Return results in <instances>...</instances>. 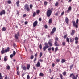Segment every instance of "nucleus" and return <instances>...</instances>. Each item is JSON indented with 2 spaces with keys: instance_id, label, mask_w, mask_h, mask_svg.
Masks as SVG:
<instances>
[{
  "instance_id": "obj_46",
  "label": "nucleus",
  "mask_w": 79,
  "mask_h": 79,
  "mask_svg": "<svg viewBox=\"0 0 79 79\" xmlns=\"http://www.w3.org/2000/svg\"><path fill=\"white\" fill-rule=\"evenodd\" d=\"M60 78L61 79V78H63V76L62 74H60Z\"/></svg>"
},
{
  "instance_id": "obj_30",
  "label": "nucleus",
  "mask_w": 79,
  "mask_h": 79,
  "mask_svg": "<svg viewBox=\"0 0 79 79\" xmlns=\"http://www.w3.org/2000/svg\"><path fill=\"white\" fill-rule=\"evenodd\" d=\"M33 7V5H32V4H30V8L31 10H32V8Z\"/></svg>"
},
{
  "instance_id": "obj_56",
  "label": "nucleus",
  "mask_w": 79,
  "mask_h": 79,
  "mask_svg": "<svg viewBox=\"0 0 79 79\" xmlns=\"http://www.w3.org/2000/svg\"><path fill=\"white\" fill-rule=\"evenodd\" d=\"M56 61L58 62H60V59H57L56 60Z\"/></svg>"
},
{
  "instance_id": "obj_19",
  "label": "nucleus",
  "mask_w": 79,
  "mask_h": 79,
  "mask_svg": "<svg viewBox=\"0 0 79 79\" xmlns=\"http://www.w3.org/2000/svg\"><path fill=\"white\" fill-rule=\"evenodd\" d=\"M40 66V62H37V64H36V66L37 67H39Z\"/></svg>"
},
{
  "instance_id": "obj_31",
  "label": "nucleus",
  "mask_w": 79,
  "mask_h": 79,
  "mask_svg": "<svg viewBox=\"0 0 79 79\" xmlns=\"http://www.w3.org/2000/svg\"><path fill=\"white\" fill-rule=\"evenodd\" d=\"M52 23V19H50L49 20V24H51Z\"/></svg>"
},
{
  "instance_id": "obj_35",
  "label": "nucleus",
  "mask_w": 79,
  "mask_h": 79,
  "mask_svg": "<svg viewBox=\"0 0 79 79\" xmlns=\"http://www.w3.org/2000/svg\"><path fill=\"white\" fill-rule=\"evenodd\" d=\"M74 67V64H73L72 65H71L70 66V69H72V68H73V67Z\"/></svg>"
},
{
  "instance_id": "obj_41",
  "label": "nucleus",
  "mask_w": 79,
  "mask_h": 79,
  "mask_svg": "<svg viewBox=\"0 0 79 79\" xmlns=\"http://www.w3.org/2000/svg\"><path fill=\"white\" fill-rule=\"evenodd\" d=\"M42 45L40 44L39 45V48H40V49H42Z\"/></svg>"
},
{
  "instance_id": "obj_13",
  "label": "nucleus",
  "mask_w": 79,
  "mask_h": 79,
  "mask_svg": "<svg viewBox=\"0 0 79 79\" xmlns=\"http://www.w3.org/2000/svg\"><path fill=\"white\" fill-rule=\"evenodd\" d=\"M9 51H10V48L9 47L7 48L5 50V53H7Z\"/></svg>"
},
{
  "instance_id": "obj_37",
  "label": "nucleus",
  "mask_w": 79,
  "mask_h": 79,
  "mask_svg": "<svg viewBox=\"0 0 79 79\" xmlns=\"http://www.w3.org/2000/svg\"><path fill=\"white\" fill-rule=\"evenodd\" d=\"M71 9H72L71 7V6L69 7L68 8V10L70 11H71Z\"/></svg>"
},
{
  "instance_id": "obj_49",
  "label": "nucleus",
  "mask_w": 79,
  "mask_h": 79,
  "mask_svg": "<svg viewBox=\"0 0 79 79\" xmlns=\"http://www.w3.org/2000/svg\"><path fill=\"white\" fill-rule=\"evenodd\" d=\"M39 61L40 62H43L44 61V60L42 59H39Z\"/></svg>"
},
{
  "instance_id": "obj_51",
  "label": "nucleus",
  "mask_w": 79,
  "mask_h": 79,
  "mask_svg": "<svg viewBox=\"0 0 79 79\" xmlns=\"http://www.w3.org/2000/svg\"><path fill=\"white\" fill-rule=\"evenodd\" d=\"M37 61V58L36 57H35L34 58V62H35V61Z\"/></svg>"
},
{
  "instance_id": "obj_61",
  "label": "nucleus",
  "mask_w": 79,
  "mask_h": 79,
  "mask_svg": "<svg viewBox=\"0 0 79 79\" xmlns=\"http://www.w3.org/2000/svg\"><path fill=\"white\" fill-rule=\"evenodd\" d=\"M52 67H54L55 66V64L54 63L52 64Z\"/></svg>"
},
{
  "instance_id": "obj_32",
  "label": "nucleus",
  "mask_w": 79,
  "mask_h": 79,
  "mask_svg": "<svg viewBox=\"0 0 79 79\" xmlns=\"http://www.w3.org/2000/svg\"><path fill=\"white\" fill-rule=\"evenodd\" d=\"M66 41H67L68 43H69V38L67 37L66 38Z\"/></svg>"
},
{
  "instance_id": "obj_58",
  "label": "nucleus",
  "mask_w": 79,
  "mask_h": 79,
  "mask_svg": "<svg viewBox=\"0 0 79 79\" xmlns=\"http://www.w3.org/2000/svg\"><path fill=\"white\" fill-rule=\"evenodd\" d=\"M39 21H42V18H39Z\"/></svg>"
},
{
  "instance_id": "obj_42",
  "label": "nucleus",
  "mask_w": 79,
  "mask_h": 79,
  "mask_svg": "<svg viewBox=\"0 0 79 79\" xmlns=\"http://www.w3.org/2000/svg\"><path fill=\"white\" fill-rule=\"evenodd\" d=\"M12 55H13L14 56L16 55V52L15 51H13Z\"/></svg>"
},
{
  "instance_id": "obj_1",
  "label": "nucleus",
  "mask_w": 79,
  "mask_h": 79,
  "mask_svg": "<svg viewBox=\"0 0 79 79\" xmlns=\"http://www.w3.org/2000/svg\"><path fill=\"white\" fill-rule=\"evenodd\" d=\"M78 23H79V19H77L76 23L75 21H72L73 25L74 27H75L76 28H78V25L77 24H78Z\"/></svg>"
},
{
  "instance_id": "obj_14",
  "label": "nucleus",
  "mask_w": 79,
  "mask_h": 79,
  "mask_svg": "<svg viewBox=\"0 0 79 79\" xmlns=\"http://www.w3.org/2000/svg\"><path fill=\"white\" fill-rule=\"evenodd\" d=\"M19 1H18L16 2V4L17 5V6L18 7H19Z\"/></svg>"
},
{
  "instance_id": "obj_15",
  "label": "nucleus",
  "mask_w": 79,
  "mask_h": 79,
  "mask_svg": "<svg viewBox=\"0 0 79 79\" xmlns=\"http://www.w3.org/2000/svg\"><path fill=\"white\" fill-rule=\"evenodd\" d=\"M4 60L5 61H6L8 60V59L7 58V56H5V57L4 58Z\"/></svg>"
},
{
  "instance_id": "obj_27",
  "label": "nucleus",
  "mask_w": 79,
  "mask_h": 79,
  "mask_svg": "<svg viewBox=\"0 0 79 79\" xmlns=\"http://www.w3.org/2000/svg\"><path fill=\"white\" fill-rule=\"evenodd\" d=\"M36 15V12H34L33 14V17H35Z\"/></svg>"
},
{
  "instance_id": "obj_5",
  "label": "nucleus",
  "mask_w": 79,
  "mask_h": 79,
  "mask_svg": "<svg viewBox=\"0 0 79 79\" xmlns=\"http://www.w3.org/2000/svg\"><path fill=\"white\" fill-rule=\"evenodd\" d=\"M19 36H20V35H19V31L17 32V34H15L14 35L15 38L16 39V40H18V38Z\"/></svg>"
},
{
  "instance_id": "obj_20",
  "label": "nucleus",
  "mask_w": 79,
  "mask_h": 79,
  "mask_svg": "<svg viewBox=\"0 0 79 79\" xmlns=\"http://www.w3.org/2000/svg\"><path fill=\"white\" fill-rule=\"evenodd\" d=\"M61 62L62 63H64V62H66V60L65 59H63L62 60Z\"/></svg>"
},
{
  "instance_id": "obj_54",
  "label": "nucleus",
  "mask_w": 79,
  "mask_h": 79,
  "mask_svg": "<svg viewBox=\"0 0 79 79\" xmlns=\"http://www.w3.org/2000/svg\"><path fill=\"white\" fill-rule=\"evenodd\" d=\"M44 27H45V28L46 29H47V28H48V26H47V25H45L44 26Z\"/></svg>"
},
{
  "instance_id": "obj_57",
  "label": "nucleus",
  "mask_w": 79,
  "mask_h": 79,
  "mask_svg": "<svg viewBox=\"0 0 79 79\" xmlns=\"http://www.w3.org/2000/svg\"><path fill=\"white\" fill-rule=\"evenodd\" d=\"M64 11L63 12L61 13V15L62 16L63 15H64Z\"/></svg>"
},
{
  "instance_id": "obj_62",
  "label": "nucleus",
  "mask_w": 79,
  "mask_h": 79,
  "mask_svg": "<svg viewBox=\"0 0 79 79\" xmlns=\"http://www.w3.org/2000/svg\"><path fill=\"white\" fill-rule=\"evenodd\" d=\"M75 44H77V43H78V40H75Z\"/></svg>"
},
{
  "instance_id": "obj_40",
  "label": "nucleus",
  "mask_w": 79,
  "mask_h": 79,
  "mask_svg": "<svg viewBox=\"0 0 79 79\" xmlns=\"http://www.w3.org/2000/svg\"><path fill=\"white\" fill-rule=\"evenodd\" d=\"M65 45H66V42H64L62 43V45L63 46H65Z\"/></svg>"
},
{
  "instance_id": "obj_7",
  "label": "nucleus",
  "mask_w": 79,
  "mask_h": 79,
  "mask_svg": "<svg viewBox=\"0 0 79 79\" xmlns=\"http://www.w3.org/2000/svg\"><path fill=\"white\" fill-rule=\"evenodd\" d=\"M38 23V22H37V21H35L33 23V26L34 27H35L37 25V24Z\"/></svg>"
},
{
  "instance_id": "obj_44",
  "label": "nucleus",
  "mask_w": 79,
  "mask_h": 79,
  "mask_svg": "<svg viewBox=\"0 0 79 79\" xmlns=\"http://www.w3.org/2000/svg\"><path fill=\"white\" fill-rule=\"evenodd\" d=\"M47 2L46 1H44V5H47Z\"/></svg>"
},
{
  "instance_id": "obj_34",
  "label": "nucleus",
  "mask_w": 79,
  "mask_h": 79,
  "mask_svg": "<svg viewBox=\"0 0 79 79\" xmlns=\"http://www.w3.org/2000/svg\"><path fill=\"white\" fill-rule=\"evenodd\" d=\"M44 45H45V47H49V46H48V43H45L44 44Z\"/></svg>"
},
{
  "instance_id": "obj_39",
  "label": "nucleus",
  "mask_w": 79,
  "mask_h": 79,
  "mask_svg": "<svg viewBox=\"0 0 79 79\" xmlns=\"http://www.w3.org/2000/svg\"><path fill=\"white\" fill-rule=\"evenodd\" d=\"M70 11H70L68 9V10H66V11H65V13H68L70 12Z\"/></svg>"
},
{
  "instance_id": "obj_64",
  "label": "nucleus",
  "mask_w": 79,
  "mask_h": 79,
  "mask_svg": "<svg viewBox=\"0 0 79 79\" xmlns=\"http://www.w3.org/2000/svg\"><path fill=\"white\" fill-rule=\"evenodd\" d=\"M35 56V57L37 56V53H36L34 55Z\"/></svg>"
},
{
  "instance_id": "obj_52",
  "label": "nucleus",
  "mask_w": 79,
  "mask_h": 79,
  "mask_svg": "<svg viewBox=\"0 0 79 79\" xmlns=\"http://www.w3.org/2000/svg\"><path fill=\"white\" fill-rule=\"evenodd\" d=\"M68 36L67 34H66L64 37V39H66V37H67V36Z\"/></svg>"
},
{
  "instance_id": "obj_60",
  "label": "nucleus",
  "mask_w": 79,
  "mask_h": 79,
  "mask_svg": "<svg viewBox=\"0 0 79 79\" xmlns=\"http://www.w3.org/2000/svg\"><path fill=\"white\" fill-rule=\"evenodd\" d=\"M28 23V22L27 21H26L25 22V24H27Z\"/></svg>"
},
{
  "instance_id": "obj_47",
  "label": "nucleus",
  "mask_w": 79,
  "mask_h": 79,
  "mask_svg": "<svg viewBox=\"0 0 79 79\" xmlns=\"http://www.w3.org/2000/svg\"><path fill=\"white\" fill-rule=\"evenodd\" d=\"M27 79H30V76H29V75H28L27 76Z\"/></svg>"
},
{
  "instance_id": "obj_25",
  "label": "nucleus",
  "mask_w": 79,
  "mask_h": 79,
  "mask_svg": "<svg viewBox=\"0 0 79 79\" xmlns=\"http://www.w3.org/2000/svg\"><path fill=\"white\" fill-rule=\"evenodd\" d=\"M55 41H58V40H59V39L57 36H56L55 38Z\"/></svg>"
},
{
  "instance_id": "obj_9",
  "label": "nucleus",
  "mask_w": 79,
  "mask_h": 79,
  "mask_svg": "<svg viewBox=\"0 0 79 79\" xmlns=\"http://www.w3.org/2000/svg\"><path fill=\"white\" fill-rule=\"evenodd\" d=\"M65 21L66 24H68V23H69V19H68V18L67 17H66L65 18Z\"/></svg>"
},
{
  "instance_id": "obj_8",
  "label": "nucleus",
  "mask_w": 79,
  "mask_h": 79,
  "mask_svg": "<svg viewBox=\"0 0 79 79\" xmlns=\"http://www.w3.org/2000/svg\"><path fill=\"white\" fill-rule=\"evenodd\" d=\"M55 31H56V28L54 27L51 32V33L52 34H54V33H55Z\"/></svg>"
},
{
  "instance_id": "obj_22",
  "label": "nucleus",
  "mask_w": 79,
  "mask_h": 79,
  "mask_svg": "<svg viewBox=\"0 0 79 79\" xmlns=\"http://www.w3.org/2000/svg\"><path fill=\"white\" fill-rule=\"evenodd\" d=\"M62 74H63V76H64L66 75V71H64L62 73Z\"/></svg>"
},
{
  "instance_id": "obj_45",
  "label": "nucleus",
  "mask_w": 79,
  "mask_h": 79,
  "mask_svg": "<svg viewBox=\"0 0 79 79\" xmlns=\"http://www.w3.org/2000/svg\"><path fill=\"white\" fill-rule=\"evenodd\" d=\"M58 4H59L58 2H56L55 4V6H57L58 5Z\"/></svg>"
},
{
  "instance_id": "obj_26",
  "label": "nucleus",
  "mask_w": 79,
  "mask_h": 79,
  "mask_svg": "<svg viewBox=\"0 0 79 79\" xmlns=\"http://www.w3.org/2000/svg\"><path fill=\"white\" fill-rule=\"evenodd\" d=\"M58 50V47H56L55 48V53H56V51H57Z\"/></svg>"
},
{
  "instance_id": "obj_33",
  "label": "nucleus",
  "mask_w": 79,
  "mask_h": 79,
  "mask_svg": "<svg viewBox=\"0 0 79 79\" xmlns=\"http://www.w3.org/2000/svg\"><path fill=\"white\" fill-rule=\"evenodd\" d=\"M39 13H40V10H36V13L37 15H39Z\"/></svg>"
},
{
  "instance_id": "obj_18",
  "label": "nucleus",
  "mask_w": 79,
  "mask_h": 79,
  "mask_svg": "<svg viewBox=\"0 0 79 79\" xmlns=\"http://www.w3.org/2000/svg\"><path fill=\"white\" fill-rule=\"evenodd\" d=\"M75 33V30H73L72 31V33H71V34L72 35H74V34Z\"/></svg>"
},
{
  "instance_id": "obj_55",
  "label": "nucleus",
  "mask_w": 79,
  "mask_h": 79,
  "mask_svg": "<svg viewBox=\"0 0 79 79\" xmlns=\"http://www.w3.org/2000/svg\"><path fill=\"white\" fill-rule=\"evenodd\" d=\"M52 50V48L51 47H50L48 49V51H50V50Z\"/></svg>"
},
{
  "instance_id": "obj_12",
  "label": "nucleus",
  "mask_w": 79,
  "mask_h": 79,
  "mask_svg": "<svg viewBox=\"0 0 79 79\" xmlns=\"http://www.w3.org/2000/svg\"><path fill=\"white\" fill-rule=\"evenodd\" d=\"M5 53V50H4V48H3L1 51V53L2 54H4Z\"/></svg>"
},
{
  "instance_id": "obj_21",
  "label": "nucleus",
  "mask_w": 79,
  "mask_h": 79,
  "mask_svg": "<svg viewBox=\"0 0 79 79\" xmlns=\"http://www.w3.org/2000/svg\"><path fill=\"white\" fill-rule=\"evenodd\" d=\"M44 73L42 72L40 73L39 74L40 76H44Z\"/></svg>"
},
{
  "instance_id": "obj_24",
  "label": "nucleus",
  "mask_w": 79,
  "mask_h": 79,
  "mask_svg": "<svg viewBox=\"0 0 79 79\" xmlns=\"http://www.w3.org/2000/svg\"><path fill=\"white\" fill-rule=\"evenodd\" d=\"M6 27H4L2 30V31H6Z\"/></svg>"
},
{
  "instance_id": "obj_28",
  "label": "nucleus",
  "mask_w": 79,
  "mask_h": 79,
  "mask_svg": "<svg viewBox=\"0 0 79 79\" xmlns=\"http://www.w3.org/2000/svg\"><path fill=\"white\" fill-rule=\"evenodd\" d=\"M70 42H74V39H72L71 38H70Z\"/></svg>"
},
{
  "instance_id": "obj_23",
  "label": "nucleus",
  "mask_w": 79,
  "mask_h": 79,
  "mask_svg": "<svg viewBox=\"0 0 79 79\" xmlns=\"http://www.w3.org/2000/svg\"><path fill=\"white\" fill-rule=\"evenodd\" d=\"M48 44L50 47H52V43L50 42H48Z\"/></svg>"
},
{
  "instance_id": "obj_11",
  "label": "nucleus",
  "mask_w": 79,
  "mask_h": 79,
  "mask_svg": "<svg viewBox=\"0 0 79 79\" xmlns=\"http://www.w3.org/2000/svg\"><path fill=\"white\" fill-rule=\"evenodd\" d=\"M49 47V46H44L43 47V51L44 52L46 51V49H47Z\"/></svg>"
},
{
  "instance_id": "obj_29",
  "label": "nucleus",
  "mask_w": 79,
  "mask_h": 79,
  "mask_svg": "<svg viewBox=\"0 0 79 79\" xmlns=\"http://www.w3.org/2000/svg\"><path fill=\"white\" fill-rule=\"evenodd\" d=\"M42 55H43V54L42 53V52H41L40 53L39 56V58H41L42 57Z\"/></svg>"
},
{
  "instance_id": "obj_43",
  "label": "nucleus",
  "mask_w": 79,
  "mask_h": 79,
  "mask_svg": "<svg viewBox=\"0 0 79 79\" xmlns=\"http://www.w3.org/2000/svg\"><path fill=\"white\" fill-rule=\"evenodd\" d=\"M14 56H15L13 54H12L10 55V57L11 58H13Z\"/></svg>"
},
{
  "instance_id": "obj_6",
  "label": "nucleus",
  "mask_w": 79,
  "mask_h": 79,
  "mask_svg": "<svg viewBox=\"0 0 79 79\" xmlns=\"http://www.w3.org/2000/svg\"><path fill=\"white\" fill-rule=\"evenodd\" d=\"M3 15H5V10H3L2 11H1L0 13V16H2L3 15Z\"/></svg>"
},
{
  "instance_id": "obj_17",
  "label": "nucleus",
  "mask_w": 79,
  "mask_h": 79,
  "mask_svg": "<svg viewBox=\"0 0 79 79\" xmlns=\"http://www.w3.org/2000/svg\"><path fill=\"white\" fill-rule=\"evenodd\" d=\"M30 66L31 65H30V64H27V69L28 70H29V69Z\"/></svg>"
},
{
  "instance_id": "obj_36",
  "label": "nucleus",
  "mask_w": 79,
  "mask_h": 79,
  "mask_svg": "<svg viewBox=\"0 0 79 79\" xmlns=\"http://www.w3.org/2000/svg\"><path fill=\"white\" fill-rule=\"evenodd\" d=\"M6 69H7L8 70H10V66L9 65L7 66Z\"/></svg>"
},
{
  "instance_id": "obj_10",
  "label": "nucleus",
  "mask_w": 79,
  "mask_h": 79,
  "mask_svg": "<svg viewBox=\"0 0 79 79\" xmlns=\"http://www.w3.org/2000/svg\"><path fill=\"white\" fill-rule=\"evenodd\" d=\"M54 45L56 47H58L59 46V44L58 43V42L57 41H55L54 42Z\"/></svg>"
},
{
  "instance_id": "obj_50",
  "label": "nucleus",
  "mask_w": 79,
  "mask_h": 79,
  "mask_svg": "<svg viewBox=\"0 0 79 79\" xmlns=\"http://www.w3.org/2000/svg\"><path fill=\"white\" fill-rule=\"evenodd\" d=\"M79 39L78 38V37H76L75 38V40H78Z\"/></svg>"
},
{
  "instance_id": "obj_2",
  "label": "nucleus",
  "mask_w": 79,
  "mask_h": 79,
  "mask_svg": "<svg viewBox=\"0 0 79 79\" xmlns=\"http://www.w3.org/2000/svg\"><path fill=\"white\" fill-rule=\"evenodd\" d=\"M72 77V79H77V77H78V74H77L76 76H75V75H74V73H72L71 74L69 77Z\"/></svg>"
},
{
  "instance_id": "obj_38",
  "label": "nucleus",
  "mask_w": 79,
  "mask_h": 79,
  "mask_svg": "<svg viewBox=\"0 0 79 79\" xmlns=\"http://www.w3.org/2000/svg\"><path fill=\"white\" fill-rule=\"evenodd\" d=\"M7 3L9 4H11V1L10 0H9L7 1Z\"/></svg>"
},
{
  "instance_id": "obj_53",
  "label": "nucleus",
  "mask_w": 79,
  "mask_h": 79,
  "mask_svg": "<svg viewBox=\"0 0 79 79\" xmlns=\"http://www.w3.org/2000/svg\"><path fill=\"white\" fill-rule=\"evenodd\" d=\"M27 16V15H26V14H23V16L24 18L26 17V16Z\"/></svg>"
},
{
  "instance_id": "obj_4",
  "label": "nucleus",
  "mask_w": 79,
  "mask_h": 79,
  "mask_svg": "<svg viewBox=\"0 0 79 79\" xmlns=\"http://www.w3.org/2000/svg\"><path fill=\"white\" fill-rule=\"evenodd\" d=\"M24 9L27 10V11H30V8L29 6V5L27 4H26L24 6Z\"/></svg>"
},
{
  "instance_id": "obj_63",
  "label": "nucleus",
  "mask_w": 79,
  "mask_h": 79,
  "mask_svg": "<svg viewBox=\"0 0 79 79\" xmlns=\"http://www.w3.org/2000/svg\"><path fill=\"white\" fill-rule=\"evenodd\" d=\"M14 47H16V44L15 43L13 44Z\"/></svg>"
},
{
  "instance_id": "obj_3",
  "label": "nucleus",
  "mask_w": 79,
  "mask_h": 79,
  "mask_svg": "<svg viewBox=\"0 0 79 79\" xmlns=\"http://www.w3.org/2000/svg\"><path fill=\"white\" fill-rule=\"evenodd\" d=\"M52 11L50 9H49L47 12L46 15L48 17H50L52 15Z\"/></svg>"
},
{
  "instance_id": "obj_48",
  "label": "nucleus",
  "mask_w": 79,
  "mask_h": 79,
  "mask_svg": "<svg viewBox=\"0 0 79 79\" xmlns=\"http://www.w3.org/2000/svg\"><path fill=\"white\" fill-rule=\"evenodd\" d=\"M34 58V56L31 55L30 57V59H33Z\"/></svg>"
},
{
  "instance_id": "obj_16",
  "label": "nucleus",
  "mask_w": 79,
  "mask_h": 79,
  "mask_svg": "<svg viewBox=\"0 0 79 79\" xmlns=\"http://www.w3.org/2000/svg\"><path fill=\"white\" fill-rule=\"evenodd\" d=\"M22 68L23 70H24V71H26V69H27V68L26 66L22 67Z\"/></svg>"
},
{
  "instance_id": "obj_59",
  "label": "nucleus",
  "mask_w": 79,
  "mask_h": 79,
  "mask_svg": "<svg viewBox=\"0 0 79 79\" xmlns=\"http://www.w3.org/2000/svg\"><path fill=\"white\" fill-rule=\"evenodd\" d=\"M8 79V76L7 75H6L5 77V79Z\"/></svg>"
}]
</instances>
